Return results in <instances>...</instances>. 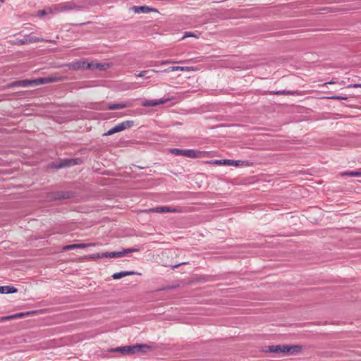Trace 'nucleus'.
<instances>
[{
    "label": "nucleus",
    "mask_w": 361,
    "mask_h": 361,
    "mask_svg": "<svg viewBox=\"0 0 361 361\" xmlns=\"http://www.w3.org/2000/svg\"><path fill=\"white\" fill-rule=\"evenodd\" d=\"M171 154L177 156H184L189 158H201L203 157L204 152L196 149H180L173 148L170 149Z\"/></svg>",
    "instance_id": "nucleus-1"
},
{
    "label": "nucleus",
    "mask_w": 361,
    "mask_h": 361,
    "mask_svg": "<svg viewBox=\"0 0 361 361\" xmlns=\"http://www.w3.org/2000/svg\"><path fill=\"white\" fill-rule=\"evenodd\" d=\"M142 348H149L147 345L137 344L135 345H126L117 347L111 350L112 352H119L122 354H134L136 352H139Z\"/></svg>",
    "instance_id": "nucleus-2"
},
{
    "label": "nucleus",
    "mask_w": 361,
    "mask_h": 361,
    "mask_svg": "<svg viewBox=\"0 0 361 361\" xmlns=\"http://www.w3.org/2000/svg\"><path fill=\"white\" fill-rule=\"evenodd\" d=\"M133 121H126L122 123L115 126L114 127L109 129L106 133L104 134V135L108 136L111 135L114 133L123 131L126 129L130 128L134 126Z\"/></svg>",
    "instance_id": "nucleus-3"
},
{
    "label": "nucleus",
    "mask_w": 361,
    "mask_h": 361,
    "mask_svg": "<svg viewBox=\"0 0 361 361\" xmlns=\"http://www.w3.org/2000/svg\"><path fill=\"white\" fill-rule=\"evenodd\" d=\"M43 41H44L43 38H39L36 36L29 35L24 36V37L22 39H18L16 40V42H14L13 44L16 45H23L25 44H32V43L43 42Z\"/></svg>",
    "instance_id": "nucleus-4"
},
{
    "label": "nucleus",
    "mask_w": 361,
    "mask_h": 361,
    "mask_svg": "<svg viewBox=\"0 0 361 361\" xmlns=\"http://www.w3.org/2000/svg\"><path fill=\"white\" fill-rule=\"evenodd\" d=\"M139 251L138 248H128V249H123L122 251L120 252H108V257L109 258H116V257H122L126 254L131 253L133 252H137Z\"/></svg>",
    "instance_id": "nucleus-5"
},
{
    "label": "nucleus",
    "mask_w": 361,
    "mask_h": 361,
    "mask_svg": "<svg viewBox=\"0 0 361 361\" xmlns=\"http://www.w3.org/2000/svg\"><path fill=\"white\" fill-rule=\"evenodd\" d=\"M152 212L155 213H165V212H178L179 210L175 207L164 206V207H157L154 208H152L149 209Z\"/></svg>",
    "instance_id": "nucleus-6"
},
{
    "label": "nucleus",
    "mask_w": 361,
    "mask_h": 361,
    "mask_svg": "<svg viewBox=\"0 0 361 361\" xmlns=\"http://www.w3.org/2000/svg\"><path fill=\"white\" fill-rule=\"evenodd\" d=\"M85 66V61H75L71 63L63 65V66L68 68L69 69L78 71L84 69Z\"/></svg>",
    "instance_id": "nucleus-7"
},
{
    "label": "nucleus",
    "mask_w": 361,
    "mask_h": 361,
    "mask_svg": "<svg viewBox=\"0 0 361 361\" xmlns=\"http://www.w3.org/2000/svg\"><path fill=\"white\" fill-rule=\"evenodd\" d=\"M32 80H23L18 81H14L7 85L8 87H28L33 85Z\"/></svg>",
    "instance_id": "nucleus-8"
},
{
    "label": "nucleus",
    "mask_w": 361,
    "mask_h": 361,
    "mask_svg": "<svg viewBox=\"0 0 361 361\" xmlns=\"http://www.w3.org/2000/svg\"><path fill=\"white\" fill-rule=\"evenodd\" d=\"M195 71V68L193 67H188V66H171L168 68H166L164 70H162V73H169L173 71Z\"/></svg>",
    "instance_id": "nucleus-9"
},
{
    "label": "nucleus",
    "mask_w": 361,
    "mask_h": 361,
    "mask_svg": "<svg viewBox=\"0 0 361 361\" xmlns=\"http://www.w3.org/2000/svg\"><path fill=\"white\" fill-rule=\"evenodd\" d=\"M168 99H154L146 100L142 102V105L145 107L155 106L157 105L162 104L166 102Z\"/></svg>",
    "instance_id": "nucleus-10"
},
{
    "label": "nucleus",
    "mask_w": 361,
    "mask_h": 361,
    "mask_svg": "<svg viewBox=\"0 0 361 361\" xmlns=\"http://www.w3.org/2000/svg\"><path fill=\"white\" fill-rule=\"evenodd\" d=\"M284 348L286 350V353L296 354L301 351L302 347L298 345H286Z\"/></svg>",
    "instance_id": "nucleus-11"
},
{
    "label": "nucleus",
    "mask_w": 361,
    "mask_h": 361,
    "mask_svg": "<svg viewBox=\"0 0 361 361\" xmlns=\"http://www.w3.org/2000/svg\"><path fill=\"white\" fill-rule=\"evenodd\" d=\"M284 348H286V345H270L268 347L267 351L269 353H286V350Z\"/></svg>",
    "instance_id": "nucleus-12"
},
{
    "label": "nucleus",
    "mask_w": 361,
    "mask_h": 361,
    "mask_svg": "<svg viewBox=\"0 0 361 361\" xmlns=\"http://www.w3.org/2000/svg\"><path fill=\"white\" fill-rule=\"evenodd\" d=\"M133 10L134 11L135 13H148L150 11H153L154 9L151 8L147 6H133Z\"/></svg>",
    "instance_id": "nucleus-13"
},
{
    "label": "nucleus",
    "mask_w": 361,
    "mask_h": 361,
    "mask_svg": "<svg viewBox=\"0 0 361 361\" xmlns=\"http://www.w3.org/2000/svg\"><path fill=\"white\" fill-rule=\"evenodd\" d=\"M159 72L162 73L161 71H157V70H154V69L146 70V71H141L140 73H137L135 75L137 76V77L150 78L152 77V75L149 74V73H159Z\"/></svg>",
    "instance_id": "nucleus-14"
},
{
    "label": "nucleus",
    "mask_w": 361,
    "mask_h": 361,
    "mask_svg": "<svg viewBox=\"0 0 361 361\" xmlns=\"http://www.w3.org/2000/svg\"><path fill=\"white\" fill-rule=\"evenodd\" d=\"M78 164L77 159H64L60 162V164L56 166L57 168H63L69 166H73Z\"/></svg>",
    "instance_id": "nucleus-15"
},
{
    "label": "nucleus",
    "mask_w": 361,
    "mask_h": 361,
    "mask_svg": "<svg viewBox=\"0 0 361 361\" xmlns=\"http://www.w3.org/2000/svg\"><path fill=\"white\" fill-rule=\"evenodd\" d=\"M59 6L60 8V11H67L78 8V6L73 3H65L60 4Z\"/></svg>",
    "instance_id": "nucleus-16"
},
{
    "label": "nucleus",
    "mask_w": 361,
    "mask_h": 361,
    "mask_svg": "<svg viewBox=\"0 0 361 361\" xmlns=\"http://www.w3.org/2000/svg\"><path fill=\"white\" fill-rule=\"evenodd\" d=\"M18 291L17 288L13 286H0V293H14Z\"/></svg>",
    "instance_id": "nucleus-17"
},
{
    "label": "nucleus",
    "mask_w": 361,
    "mask_h": 361,
    "mask_svg": "<svg viewBox=\"0 0 361 361\" xmlns=\"http://www.w3.org/2000/svg\"><path fill=\"white\" fill-rule=\"evenodd\" d=\"M227 165L228 166H249V161H240V160H231L228 161Z\"/></svg>",
    "instance_id": "nucleus-18"
},
{
    "label": "nucleus",
    "mask_w": 361,
    "mask_h": 361,
    "mask_svg": "<svg viewBox=\"0 0 361 361\" xmlns=\"http://www.w3.org/2000/svg\"><path fill=\"white\" fill-rule=\"evenodd\" d=\"M135 274L134 271H121L115 273L112 275L114 279H120L124 276Z\"/></svg>",
    "instance_id": "nucleus-19"
},
{
    "label": "nucleus",
    "mask_w": 361,
    "mask_h": 361,
    "mask_svg": "<svg viewBox=\"0 0 361 361\" xmlns=\"http://www.w3.org/2000/svg\"><path fill=\"white\" fill-rule=\"evenodd\" d=\"M129 105L126 103L113 104L108 106L107 109L110 110L120 109L128 107Z\"/></svg>",
    "instance_id": "nucleus-20"
},
{
    "label": "nucleus",
    "mask_w": 361,
    "mask_h": 361,
    "mask_svg": "<svg viewBox=\"0 0 361 361\" xmlns=\"http://www.w3.org/2000/svg\"><path fill=\"white\" fill-rule=\"evenodd\" d=\"M49 77H44V78H40L35 80H32V82L34 85H39L42 84H47L49 83V81H48Z\"/></svg>",
    "instance_id": "nucleus-21"
},
{
    "label": "nucleus",
    "mask_w": 361,
    "mask_h": 361,
    "mask_svg": "<svg viewBox=\"0 0 361 361\" xmlns=\"http://www.w3.org/2000/svg\"><path fill=\"white\" fill-rule=\"evenodd\" d=\"M70 195L68 192H56L54 195L53 198L55 200H62L69 198Z\"/></svg>",
    "instance_id": "nucleus-22"
},
{
    "label": "nucleus",
    "mask_w": 361,
    "mask_h": 361,
    "mask_svg": "<svg viewBox=\"0 0 361 361\" xmlns=\"http://www.w3.org/2000/svg\"><path fill=\"white\" fill-rule=\"evenodd\" d=\"M23 316V313H19V314H16L10 315V316L3 317L0 318V322L7 321V320L16 319V318H20V317H22Z\"/></svg>",
    "instance_id": "nucleus-23"
},
{
    "label": "nucleus",
    "mask_w": 361,
    "mask_h": 361,
    "mask_svg": "<svg viewBox=\"0 0 361 361\" xmlns=\"http://www.w3.org/2000/svg\"><path fill=\"white\" fill-rule=\"evenodd\" d=\"M64 79H65V78L63 76L51 75V76H49L48 81H49V83H51V82H54L63 81V80H64Z\"/></svg>",
    "instance_id": "nucleus-24"
},
{
    "label": "nucleus",
    "mask_w": 361,
    "mask_h": 361,
    "mask_svg": "<svg viewBox=\"0 0 361 361\" xmlns=\"http://www.w3.org/2000/svg\"><path fill=\"white\" fill-rule=\"evenodd\" d=\"M341 176H352V177L361 176V172H358V171L344 172V173H341Z\"/></svg>",
    "instance_id": "nucleus-25"
},
{
    "label": "nucleus",
    "mask_w": 361,
    "mask_h": 361,
    "mask_svg": "<svg viewBox=\"0 0 361 361\" xmlns=\"http://www.w3.org/2000/svg\"><path fill=\"white\" fill-rule=\"evenodd\" d=\"M186 61H175L171 60H166V61H160V65H166V64H171V63H185Z\"/></svg>",
    "instance_id": "nucleus-26"
},
{
    "label": "nucleus",
    "mask_w": 361,
    "mask_h": 361,
    "mask_svg": "<svg viewBox=\"0 0 361 361\" xmlns=\"http://www.w3.org/2000/svg\"><path fill=\"white\" fill-rule=\"evenodd\" d=\"M108 257V252L97 253L92 255V258H107Z\"/></svg>",
    "instance_id": "nucleus-27"
},
{
    "label": "nucleus",
    "mask_w": 361,
    "mask_h": 361,
    "mask_svg": "<svg viewBox=\"0 0 361 361\" xmlns=\"http://www.w3.org/2000/svg\"><path fill=\"white\" fill-rule=\"evenodd\" d=\"M228 161H230V159L214 160L212 162L217 165H227Z\"/></svg>",
    "instance_id": "nucleus-28"
},
{
    "label": "nucleus",
    "mask_w": 361,
    "mask_h": 361,
    "mask_svg": "<svg viewBox=\"0 0 361 361\" xmlns=\"http://www.w3.org/2000/svg\"><path fill=\"white\" fill-rule=\"evenodd\" d=\"M328 98L331 99H335V100H346L348 99V97L346 96H338V95L331 96Z\"/></svg>",
    "instance_id": "nucleus-29"
},
{
    "label": "nucleus",
    "mask_w": 361,
    "mask_h": 361,
    "mask_svg": "<svg viewBox=\"0 0 361 361\" xmlns=\"http://www.w3.org/2000/svg\"><path fill=\"white\" fill-rule=\"evenodd\" d=\"M94 69L103 71L106 69V65L104 63H94Z\"/></svg>",
    "instance_id": "nucleus-30"
},
{
    "label": "nucleus",
    "mask_w": 361,
    "mask_h": 361,
    "mask_svg": "<svg viewBox=\"0 0 361 361\" xmlns=\"http://www.w3.org/2000/svg\"><path fill=\"white\" fill-rule=\"evenodd\" d=\"M94 63H87L85 61V66L84 67V69L86 70H94Z\"/></svg>",
    "instance_id": "nucleus-31"
},
{
    "label": "nucleus",
    "mask_w": 361,
    "mask_h": 361,
    "mask_svg": "<svg viewBox=\"0 0 361 361\" xmlns=\"http://www.w3.org/2000/svg\"><path fill=\"white\" fill-rule=\"evenodd\" d=\"M74 249H77L76 244L68 245L64 246L63 248V250H74Z\"/></svg>",
    "instance_id": "nucleus-32"
},
{
    "label": "nucleus",
    "mask_w": 361,
    "mask_h": 361,
    "mask_svg": "<svg viewBox=\"0 0 361 361\" xmlns=\"http://www.w3.org/2000/svg\"><path fill=\"white\" fill-rule=\"evenodd\" d=\"M91 245H92V244H87V243L76 244L77 249H83V248L87 247Z\"/></svg>",
    "instance_id": "nucleus-33"
},
{
    "label": "nucleus",
    "mask_w": 361,
    "mask_h": 361,
    "mask_svg": "<svg viewBox=\"0 0 361 361\" xmlns=\"http://www.w3.org/2000/svg\"><path fill=\"white\" fill-rule=\"evenodd\" d=\"M147 66H158L160 65V61H149L147 65Z\"/></svg>",
    "instance_id": "nucleus-34"
},
{
    "label": "nucleus",
    "mask_w": 361,
    "mask_h": 361,
    "mask_svg": "<svg viewBox=\"0 0 361 361\" xmlns=\"http://www.w3.org/2000/svg\"><path fill=\"white\" fill-rule=\"evenodd\" d=\"M274 94H279V95H281V94H292V93L290 92V91H277L276 92H274Z\"/></svg>",
    "instance_id": "nucleus-35"
},
{
    "label": "nucleus",
    "mask_w": 361,
    "mask_h": 361,
    "mask_svg": "<svg viewBox=\"0 0 361 361\" xmlns=\"http://www.w3.org/2000/svg\"><path fill=\"white\" fill-rule=\"evenodd\" d=\"M347 87L348 88H349V87H355V88L361 87V84H352V85H348Z\"/></svg>",
    "instance_id": "nucleus-36"
},
{
    "label": "nucleus",
    "mask_w": 361,
    "mask_h": 361,
    "mask_svg": "<svg viewBox=\"0 0 361 361\" xmlns=\"http://www.w3.org/2000/svg\"><path fill=\"white\" fill-rule=\"evenodd\" d=\"M188 37H195V35L190 33V32H186L185 35H184L183 38H185Z\"/></svg>",
    "instance_id": "nucleus-37"
},
{
    "label": "nucleus",
    "mask_w": 361,
    "mask_h": 361,
    "mask_svg": "<svg viewBox=\"0 0 361 361\" xmlns=\"http://www.w3.org/2000/svg\"><path fill=\"white\" fill-rule=\"evenodd\" d=\"M38 13H39V15L41 16H44L46 14V12L44 10L39 11Z\"/></svg>",
    "instance_id": "nucleus-38"
},
{
    "label": "nucleus",
    "mask_w": 361,
    "mask_h": 361,
    "mask_svg": "<svg viewBox=\"0 0 361 361\" xmlns=\"http://www.w3.org/2000/svg\"><path fill=\"white\" fill-rule=\"evenodd\" d=\"M186 262H183V263H180V264H176L175 266L173 267V269H175V268H178L179 266H180L181 264H185Z\"/></svg>",
    "instance_id": "nucleus-39"
},
{
    "label": "nucleus",
    "mask_w": 361,
    "mask_h": 361,
    "mask_svg": "<svg viewBox=\"0 0 361 361\" xmlns=\"http://www.w3.org/2000/svg\"><path fill=\"white\" fill-rule=\"evenodd\" d=\"M43 42H54L55 41L54 40H45V39H44Z\"/></svg>",
    "instance_id": "nucleus-40"
},
{
    "label": "nucleus",
    "mask_w": 361,
    "mask_h": 361,
    "mask_svg": "<svg viewBox=\"0 0 361 361\" xmlns=\"http://www.w3.org/2000/svg\"><path fill=\"white\" fill-rule=\"evenodd\" d=\"M335 82H333V81H331V82H326L325 85H327V84H334Z\"/></svg>",
    "instance_id": "nucleus-41"
}]
</instances>
